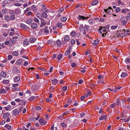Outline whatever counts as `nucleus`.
Returning <instances> with one entry per match:
<instances>
[{
	"mask_svg": "<svg viewBox=\"0 0 130 130\" xmlns=\"http://www.w3.org/2000/svg\"><path fill=\"white\" fill-rule=\"evenodd\" d=\"M20 26L21 28L23 29H29V27L23 23L21 24L20 25Z\"/></svg>",
	"mask_w": 130,
	"mask_h": 130,
	"instance_id": "1",
	"label": "nucleus"
},
{
	"mask_svg": "<svg viewBox=\"0 0 130 130\" xmlns=\"http://www.w3.org/2000/svg\"><path fill=\"white\" fill-rule=\"evenodd\" d=\"M39 122L40 123L41 125H44L46 123V122L43 119H41L39 120Z\"/></svg>",
	"mask_w": 130,
	"mask_h": 130,
	"instance_id": "2",
	"label": "nucleus"
},
{
	"mask_svg": "<svg viewBox=\"0 0 130 130\" xmlns=\"http://www.w3.org/2000/svg\"><path fill=\"white\" fill-rule=\"evenodd\" d=\"M19 111L17 109H14L13 111V113L14 116H17L19 114Z\"/></svg>",
	"mask_w": 130,
	"mask_h": 130,
	"instance_id": "3",
	"label": "nucleus"
},
{
	"mask_svg": "<svg viewBox=\"0 0 130 130\" xmlns=\"http://www.w3.org/2000/svg\"><path fill=\"white\" fill-rule=\"evenodd\" d=\"M32 28L34 29H36L38 27L37 24L36 23H32L31 25Z\"/></svg>",
	"mask_w": 130,
	"mask_h": 130,
	"instance_id": "4",
	"label": "nucleus"
},
{
	"mask_svg": "<svg viewBox=\"0 0 130 130\" xmlns=\"http://www.w3.org/2000/svg\"><path fill=\"white\" fill-rule=\"evenodd\" d=\"M52 84L53 85H55L58 83V80L56 79H54L53 80H51Z\"/></svg>",
	"mask_w": 130,
	"mask_h": 130,
	"instance_id": "5",
	"label": "nucleus"
},
{
	"mask_svg": "<svg viewBox=\"0 0 130 130\" xmlns=\"http://www.w3.org/2000/svg\"><path fill=\"white\" fill-rule=\"evenodd\" d=\"M9 113L8 112H6L4 114L3 116V119H6L8 118L9 116Z\"/></svg>",
	"mask_w": 130,
	"mask_h": 130,
	"instance_id": "6",
	"label": "nucleus"
},
{
	"mask_svg": "<svg viewBox=\"0 0 130 130\" xmlns=\"http://www.w3.org/2000/svg\"><path fill=\"white\" fill-rule=\"evenodd\" d=\"M32 19H27L26 21V23L28 24H30L32 23Z\"/></svg>",
	"mask_w": 130,
	"mask_h": 130,
	"instance_id": "7",
	"label": "nucleus"
},
{
	"mask_svg": "<svg viewBox=\"0 0 130 130\" xmlns=\"http://www.w3.org/2000/svg\"><path fill=\"white\" fill-rule=\"evenodd\" d=\"M70 40L69 37L68 35L64 36V40L66 41H68Z\"/></svg>",
	"mask_w": 130,
	"mask_h": 130,
	"instance_id": "8",
	"label": "nucleus"
},
{
	"mask_svg": "<svg viewBox=\"0 0 130 130\" xmlns=\"http://www.w3.org/2000/svg\"><path fill=\"white\" fill-rule=\"evenodd\" d=\"M21 12V10L19 8H17L15 10V13L17 14H20Z\"/></svg>",
	"mask_w": 130,
	"mask_h": 130,
	"instance_id": "9",
	"label": "nucleus"
},
{
	"mask_svg": "<svg viewBox=\"0 0 130 130\" xmlns=\"http://www.w3.org/2000/svg\"><path fill=\"white\" fill-rule=\"evenodd\" d=\"M88 18H87L86 17H85L84 16H83L81 15H79L78 18V19L79 20H84L85 19H88Z\"/></svg>",
	"mask_w": 130,
	"mask_h": 130,
	"instance_id": "10",
	"label": "nucleus"
},
{
	"mask_svg": "<svg viewBox=\"0 0 130 130\" xmlns=\"http://www.w3.org/2000/svg\"><path fill=\"white\" fill-rule=\"evenodd\" d=\"M22 59H19L16 62V64H17L19 65L22 63Z\"/></svg>",
	"mask_w": 130,
	"mask_h": 130,
	"instance_id": "11",
	"label": "nucleus"
},
{
	"mask_svg": "<svg viewBox=\"0 0 130 130\" xmlns=\"http://www.w3.org/2000/svg\"><path fill=\"white\" fill-rule=\"evenodd\" d=\"M20 79V78L19 76H17L15 78L14 81L15 82H17L19 81Z\"/></svg>",
	"mask_w": 130,
	"mask_h": 130,
	"instance_id": "12",
	"label": "nucleus"
},
{
	"mask_svg": "<svg viewBox=\"0 0 130 130\" xmlns=\"http://www.w3.org/2000/svg\"><path fill=\"white\" fill-rule=\"evenodd\" d=\"M57 44L59 47L61 46V41L59 40H57L56 42Z\"/></svg>",
	"mask_w": 130,
	"mask_h": 130,
	"instance_id": "13",
	"label": "nucleus"
},
{
	"mask_svg": "<svg viewBox=\"0 0 130 130\" xmlns=\"http://www.w3.org/2000/svg\"><path fill=\"white\" fill-rule=\"evenodd\" d=\"M5 108L7 110H11L12 109L11 106L10 105H8L7 107H5Z\"/></svg>",
	"mask_w": 130,
	"mask_h": 130,
	"instance_id": "14",
	"label": "nucleus"
},
{
	"mask_svg": "<svg viewBox=\"0 0 130 130\" xmlns=\"http://www.w3.org/2000/svg\"><path fill=\"white\" fill-rule=\"evenodd\" d=\"M84 30H87V31L90 30V28H89V26L87 25H85Z\"/></svg>",
	"mask_w": 130,
	"mask_h": 130,
	"instance_id": "15",
	"label": "nucleus"
},
{
	"mask_svg": "<svg viewBox=\"0 0 130 130\" xmlns=\"http://www.w3.org/2000/svg\"><path fill=\"white\" fill-rule=\"evenodd\" d=\"M104 118L106 119V117L105 115H104L100 117L99 118V120H103Z\"/></svg>",
	"mask_w": 130,
	"mask_h": 130,
	"instance_id": "16",
	"label": "nucleus"
},
{
	"mask_svg": "<svg viewBox=\"0 0 130 130\" xmlns=\"http://www.w3.org/2000/svg\"><path fill=\"white\" fill-rule=\"evenodd\" d=\"M61 21L63 22H65L67 20V18L66 17H63L61 18Z\"/></svg>",
	"mask_w": 130,
	"mask_h": 130,
	"instance_id": "17",
	"label": "nucleus"
},
{
	"mask_svg": "<svg viewBox=\"0 0 130 130\" xmlns=\"http://www.w3.org/2000/svg\"><path fill=\"white\" fill-rule=\"evenodd\" d=\"M6 92L5 89H0V93L5 94Z\"/></svg>",
	"mask_w": 130,
	"mask_h": 130,
	"instance_id": "18",
	"label": "nucleus"
},
{
	"mask_svg": "<svg viewBox=\"0 0 130 130\" xmlns=\"http://www.w3.org/2000/svg\"><path fill=\"white\" fill-rule=\"evenodd\" d=\"M1 76L3 77H5L6 75V73L5 72H2L1 73Z\"/></svg>",
	"mask_w": 130,
	"mask_h": 130,
	"instance_id": "19",
	"label": "nucleus"
},
{
	"mask_svg": "<svg viewBox=\"0 0 130 130\" xmlns=\"http://www.w3.org/2000/svg\"><path fill=\"white\" fill-rule=\"evenodd\" d=\"M18 70L17 68L15 67H14L12 69V71L14 73H16L17 72Z\"/></svg>",
	"mask_w": 130,
	"mask_h": 130,
	"instance_id": "20",
	"label": "nucleus"
},
{
	"mask_svg": "<svg viewBox=\"0 0 130 130\" xmlns=\"http://www.w3.org/2000/svg\"><path fill=\"white\" fill-rule=\"evenodd\" d=\"M36 15L37 17L39 19H42V16L39 13H37L36 14Z\"/></svg>",
	"mask_w": 130,
	"mask_h": 130,
	"instance_id": "21",
	"label": "nucleus"
},
{
	"mask_svg": "<svg viewBox=\"0 0 130 130\" xmlns=\"http://www.w3.org/2000/svg\"><path fill=\"white\" fill-rule=\"evenodd\" d=\"M99 41L98 39H96V40L94 41H93V43L95 44L96 46H97V45L99 43Z\"/></svg>",
	"mask_w": 130,
	"mask_h": 130,
	"instance_id": "22",
	"label": "nucleus"
},
{
	"mask_svg": "<svg viewBox=\"0 0 130 130\" xmlns=\"http://www.w3.org/2000/svg\"><path fill=\"white\" fill-rule=\"evenodd\" d=\"M5 127L8 129H10L11 128V126L8 125L7 124H6L5 126Z\"/></svg>",
	"mask_w": 130,
	"mask_h": 130,
	"instance_id": "23",
	"label": "nucleus"
},
{
	"mask_svg": "<svg viewBox=\"0 0 130 130\" xmlns=\"http://www.w3.org/2000/svg\"><path fill=\"white\" fill-rule=\"evenodd\" d=\"M42 16L44 18H46L47 17V15L45 12H43L42 14Z\"/></svg>",
	"mask_w": 130,
	"mask_h": 130,
	"instance_id": "24",
	"label": "nucleus"
},
{
	"mask_svg": "<svg viewBox=\"0 0 130 130\" xmlns=\"http://www.w3.org/2000/svg\"><path fill=\"white\" fill-rule=\"evenodd\" d=\"M12 55L13 56H17L18 55V53L16 51H14L12 52Z\"/></svg>",
	"mask_w": 130,
	"mask_h": 130,
	"instance_id": "25",
	"label": "nucleus"
},
{
	"mask_svg": "<svg viewBox=\"0 0 130 130\" xmlns=\"http://www.w3.org/2000/svg\"><path fill=\"white\" fill-rule=\"evenodd\" d=\"M3 2L5 4H6L8 3H10V0H5Z\"/></svg>",
	"mask_w": 130,
	"mask_h": 130,
	"instance_id": "26",
	"label": "nucleus"
},
{
	"mask_svg": "<svg viewBox=\"0 0 130 130\" xmlns=\"http://www.w3.org/2000/svg\"><path fill=\"white\" fill-rule=\"evenodd\" d=\"M128 11V10L127 9H123L121 12L124 13H126V12Z\"/></svg>",
	"mask_w": 130,
	"mask_h": 130,
	"instance_id": "27",
	"label": "nucleus"
},
{
	"mask_svg": "<svg viewBox=\"0 0 130 130\" xmlns=\"http://www.w3.org/2000/svg\"><path fill=\"white\" fill-rule=\"evenodd\" d=\"M31 7L32 9L34 11H37V9L35 6L34 5H33L31 6Z\"/></svg>",
	"mask_w": 130,
	"mask_h": 130,
	"instance_id": "28",
	"label": "nucleus"
},
{
	"mask_svg": "<svg viewBox=\"0 0 130 130\" xmlns=\"http://www.w3.org/2000/svg\"><path fill=\"white\" fill-rule=\"evenodd\" d=\"M127 75V73L125 72L122 73L121 75V77H124L125 76Z\"/></svg>",
	"mask_w": 130,
	"mask_h": 130,
	"instance_id": "29",
	"label": "nucleus"
},
{
	"mask_svg": "<svg viewBox=\"0 0 130 130\" xmlns=\"http://www.w3.org/2000/svg\"><path fill=\"white\" fill-rule=\"evenodd\" d=\"M98 1L96 0L94 1H93V2L92 3L91 5H96L98 3Z\"/></svg>",
	"mask_w": 130,
	"mask_h": 130,
	"instance_id": "30",
	"label": "nucleus"
},
{
	"mask_svg": "<svg viewBox=\"0 0 130 130\" xmlns=\"http://www.w3.org/2000/svg\"><path fill=\"white\" fill-rule=\"evenodd\" d=\"M5 20L7 21H8L10 19L8 15H6L4 18Z\"/></svg>",
	"mask_w": 130,
	"mask_h": 130,
	"instance_id": "31",
	"label": "nucleus"
},
{
	"mask_svg": "<svg viewBox=\"0 0 130 130\" xmlns=\"http://www.w3.org/2000/svg\"><path fill=\"white\" fill-rule=\"evenodd\" d=\"M29 41L30 43H33L35 42V40L34 39L31 38L29 39Z\"/></svg>",
	"mask_w": 130,
	"mask_h": 130,
	"instance_id": "32",
	"label": "nucleus"
},
{
	"mask_svg": "<svg viewBox=\"0 0 130 130\" xmlns=\"http://www.w3.org/2000/svg\"><path fill=\"white\" fill-rule=\"evenodd\" d=\"M9 83V81L8 80H4L3 81V83L4 84H8Z\"/></svg>",
	"mask_w": 130,
	"mask_h": 130,
	"instance_id": "33",
	"label": "nucleus"
},
{
	"mask_svg": "<svg viewBox=\"0 0 130 130\" xmlns=\"http://www.w3.org/2000/svg\"><path fill=\"white\" fill-rule=\"evenodd\" d=\"M70 53V49H69L64 54L67 55H69Z\"/></svg>",
	"mask_w": 130,
	"mask_h": 130,
	"instance_id": "34",
	"label": "nucleus"
},
{
	"mask_svg": "<svg viewBox=\"0 0 130 130\" xmlns=\"http://www.w3.org/2000/svg\"><path fill=\"white\" fill-rule=\"evenodd\" d=\"M28 43V40L25 39L23 41V43L25 45H27Z\"/></svg>",
	"mask_w": 130,
	"mask_h": 130,
	"instance_id": "35",
	"label": "nucleus"
},
{
	"mask_svg": "<svg viewBox=\"0 0 130 130\" xmlns=\"http://www.w3.org/2000/svg\"><path fill=\"white\" fill-rule=\"evenodd\" d=\"M21 101V102L19 105H25L26 102L23 100H22Z\"/></svg>",
	"mask_w": 130,
	"mask_h": 130,
	"instance_id": "36",
	"label": "nucleus"
},
{
	"mask_svg": "<svg viewBox=\"0 0 130 130\" xmlns=\"http://www.w3.org/2000/svg\"><path fill=\"white\" fill-rule=\"evenodd\" d=\"M62 57V54H60L57 57V59L59 60H60Z\"/></svg>",
	"mask_w": 130,
	"mask_h": 130,
	"instance_id": "37",
	"label": "nucleus"
},
{
	"mask_svg": "<svg viewBox=\"0 0 130 130\" xmlns=\"http://www.w3.org/2000/svg\"><path fill=\"white\" fill-rule=\"evenodd\" d=\"M84 28V27L83 26V25H81L79 28V29L80 31H82L83 30Z\"/></svg>",
	"mask_w": 130,
	"mask_h": 130,
	"instance_id": "38",
	"label": "nucleus"
},
{
	"mask_svg": "<svg viewBox=\"0 0 130 130\" xmlns=\"http://www.w3.org/2000/svg\"><path fill=\"white\" fill-rule=\"evenodd\" d=\"M36 98L34 96H32L29 98V101H32L34 100Z\"/></svg>",
	"mask_w": 130,
	"mask_h": 130,
	"instance_id": "39",
	"label": "nucleus"
},
{
	"mask_svg": "<svg viewBox=\"0 0 130 130\" xmlns=\"http://www.w3.org/2000/svg\"><path fill=\"white\" fill-rule=\"evenodd\" d=\"M118 27V26H112L111 27L112 29H116Z\"/></svg>",
	"mask_w": 130,
	"mask_h": 130,
	"instance_id": "40",
	"label": "nucleus"
},
{
	"mask_svg": "<svg viewBox=\"0 0 130 130\" xmlns=\"http://www.w3.org/2000/svg\"><path fill=\"white\" fill-rule=\"evenodd\" d=\"M116 106V104L115 103H114L113 104H112L111 105H110L109 107H110L111 108H114Z\"/></svg>",
	"mask_w": 130,
	"mask_h": 130,
	"instance_id": "41",
	"label": "nucleus"
},
{
	"mask_svg": "<svg viewBox=\"0 0 130 130\" xmlns=\"http://www.w3.org/2000/svg\"><path fill=\"white\" fill-rule=\"evenodd\" d=\"M76 34V33L75 32H71V35L73 37L75 36Z\"/></svg>",
	"mask_w": 130,
	"mask_h": 130,
	"instance_id": "42",
	"label": "nucleus"
},
{
	"mask_svg": "<svg viewBox=\"0 0 130 130\" xmlns=\"http://www.w3.org/2000/svg\"><path fill=\"white\" fill-rule=\"evenodd\" d=\"M12 56L11 55H9L8 56L7 60L8 59L9 60H10L12 58Z\"/></svg>",
	"mask_w": 130,
	"mask_h": 130,
	"instance_id": "43",
	"label": "nucleus"
},
{
	"mask_svg": "<svg viewBox=\"0 0 130 130\" xmlns=\"http://www.w3.org/2000/svg\"><path fill=\"white\" fill-rule=\"evenodd\" d=\"M120 101L118 99L117 100V101L116 102V104H116L118 105L119 106H121V105L119 104Z\"/></svg>",
	"mask_w": 130,
	"mask_h": 130,
	"instance_id": "44",
	"label": "nucleus"
},
{
	"mask_svg": "<svg viewBox=\"0 0 130 130\" xmlns=\"http://www.w3.org/2000/svg\"><path fill=\"white\" fill-rule=\"evenodd\" d=\"M15 18V15H11L10 18V19L11 20H13Z\"/></svg>",
	"mask_w": 130,
	"mask_h": 130,
	"instance_id": "45",
	"label": "nucleus"
},
{
	"mask_svg": "<svg viewBox=\"0 0 130 130\" xmlns=\"http://www.w3.org/2000/svg\"><path fill=\"white\" fill-rule=\"evenodd\" d=\"M100 27H102V28L101 29V30L103 32H106V31L105 30V27H102V26Z\"/></svg>",
	"mask_w": 130,
	"mask_h": 130,
	"instance_id": "46",
	"label": "nucleus"
},
{
	"mask_svg": "<svg viewBox=\"0 0 130 130\" xmlns=\"http://www.w3.org/2000/svg\"><path fill=\"white\" fill-rule=\"evenodd\" d=\"M34 20L35 22L37 23H39V20L36 17H35L34 18Z\"/></svg>",
	"mask_w": 130,
	"mask_h": 130,
	"instance_id": "47",
	"label": "nucleus"
},
{
	"mask_svg": "<svg viewBox=\"0 0 130 130\" xmlns=\"http://www.w3.org/2000/svg\"><path fill=\"white\" fill-rule=\"evenodd\" d=\"M58 28H60L62 26V23H58L57 24Z\"/></svg>",
	"mask_w": 130,
	"mask_h": 130,
	"instance_id": "48",
	"label": "nucleus"
},
{
	"mask_svg": "<svg viewBox=\"0 0 130 130\" xmlns=\"http://www.w3.org/2000/svg\"><path fill=\"white\" fill-rule=\"evenodd\" d=\"M46 24V23L45 22H42L41 23L40 27H42L43 26L45 25Z\"/></svg>",
	"mask_w": 130,
	"mask_h": 130,
	"instance_id": "49",
	"label": "nucleus"
},
{
	"mask_svg": "<svg viewBox=\"0 0 130 130\" xmlns=\"http://www.w3.org/2000/svg\"><path fill=\"white\" fill-rule=\"evenodd\" d=\"M127 23V21L125 20L123 21L122 22V23L123 25H125Z\"/></svg>",
	"mask_w": 130,
	"mask_h": 130,
	"instance_id": "50",
	"label": "nucleus"
},
{
	"mask_svg": "<svg viewBox=\"0 0 130 130\" xmlns=\"http://www.w3.org/2000/svg\"><path fill=\"white\" fill-rule=\"evenodd\" d=\"M120 9L119 7L117 8L115 10L116 12L118 13L120 11Z\"/></svg>",
	"mask_w": 130,
	"mask_h": 130,
	"instance_id": "51",
	"label": "nucleus"
},
{
	"mask_svg": "<svg viewBox=\"0 0 130 130\" xmlns=\"http://www.w3.org/2000/svg\"><path fill=\"white\" fill-rule=\"evenodd\" d=\"M75 41L74 39H72L71 41V45H73L75 43Z\"/></svg>",
	"mask_w": 130,
	"mask_h": 130,
	"instance_id": "52",
	"label": "nucleus"
},
{
	"mask_svg": "<svg viewBox=\"0 0 130 130\" xmlns=\"http://www.w3.org/2000/svg\"><path fill=\"white\" fill-rule=\"evenodd\" d=\"M17 42V40H14L12 41V42H11L12 44H14Z\"/></svg>",
	"mask_w": 130,
	"mask_h": 130,
	"instance_id": "53",
	"label": "nucleus"
},
{
	"mask_svg": "<svg viewBox=\"0 0 130 130\" xmlns=\"http://www.w3.org/2000/svg\"><path fill=\"white\" fill-rule=\"evenodd\" d=\"M30 8L29 7L27 8L24 11V12L26 13L28 11L30 10Z\"/></svg>",
	"mask_w": 130,
	"mask_h": 130,
	"instance_id": "54",
	"label": "nucleus"
},
{
	"mask_svg": "<svg viewBox=\"0 0 130 130\" xmlns=\"http://www.w3.org/2000/svg\"><path fill=\"white\" fill-rule=\"evenodd\" d=\"M67 87L66 86H64L63 87V90L64 91H66L67 89Z\"/></svg>",
	"mask_w": 130,
	"mask_h": 130,
	"instance_id": "55",
	"label": "nucleus"
},
{
	"mask_svg": "<svg viewBox=\"0 0 130 130\" xmlns=\"http://www.w3.org/2000/svg\"><path fill=\"white\" fill-rule=\"evenodd\" d=\"M23 107L22 106L21 107H19V113H20L22 110V109H23Z\"/></svg>",
	"mask_w": 130,
	"mask_h": 130,
	"instance_id": "56",
	"label": "nucleus"
},
{
	"mask_svg": "<svg viewBox=\"0 0 130 130\" xmlns=\"http://www.w3.org/2000/svg\"><path fill=\"white\" fill-rule=\"evenodd\" d=\"M53 41H52L51 40H48L47 41V43L49 45L51 44L52 43H53Z\"/></svg>",
	"mask_w": 130,
	"mask_h": 130,
	"instance_id": "57",
	"label": "nucleus"
},
{
	"mask_svg": "<svg viewBox=\"0 0 130 130\" xmlns=\"http://www.w3.org/2000/svg\"><path fill=\"white\" fill-rule=\"evenodd\" d=\"M22 4L20 3H16L14 4V5L17 6H20Z\"/></svg>",
	"mask_w": 130,
	"mask_h": 130,
	"instance_id": "58",
	"label": "nucleus"
},
{
	"mask_svg": "<svg viewBox=\"0 0 130 130\" xmlns=\"http://www.w3.org/2000/svg\"><path fill=\"white\" fill-rule=\"evenodd\" d=\"M7 10L5 9H3L2 12L3 13H5L7 12Z\"/></svg>",
	"mask_w": 130,
	"mask_h": 130,
	"instance_id": "59",
	"label": "nucleus"
},
{
	"mask_svg": "<svg viewBox=\"0 0 130 130\" xmlns=\"http://www.w3.org/2000/svg\"><path fill=\"white\" fill-rule=\"evenodd\" d=\"M83 80L82 79H80L79 80L78 82V83L79 84H81L83 82Z\"/></svg>",
	"mask_w": 130,
	"mask_h": 130,
	"instance_id": "60",
	"label": "nucleus"
},
{
	"mask_svg": "<svg viewBox=\"0 0 130 130\" xmlns=\"http://www.w3.org/2000/svg\"><path fill=\"white\" fill-rule=\"evenodd\" d=\"M28 63L27 61H25L24 62L23 65L25 66H27L28 65Z\"/></svg>",
	"mask_w": 130,
	"mask_h": 130,
	"instance_id": "61",
	"label": "nucleus"
},
{
	"mask_svg": "<svg viewBox=\"0 0 130 130\" xmlns=\"http://www.w3.org/2000/svg\"><path fill=\"white\" fill-rule=\"evenodd\" d=\"M9 13L12 15L14 14V11L13 10H10L9 11Z\"/></svg>",
	"mask_w": 130,
	"mask_h": 130,
	"instance_id": "62",
	"label": "nucleus"
},
{
	"mask_svg": "<svg viewBox=\"0 0 130 130\" xmlns=\"http://www.w3.org/2000/svg\"><path fill=\"white\" fill-rule=\"evenodd\" d=\"M104 21V19L103 18H100V22H103Z\"/></svg>",
	"mask_w": 130,
	"mask_h": 130,
	"instance_id": "63",
	"label": "nucleus"
},
{
	"mask_svg": "<svg viewBox=\"0 0 130 130\" xmlns=\"http://www.w3.org/2000/svg\"><path fill=\"white\" fill-rule=\"evenodd\" d=\"M126 59V61L127 62L130 63V58H127Z\"/></svg>",
	"mask_w": 130,
	"mask_h": 130,
	"instance_id": "64",
	"label": "nucleus"
}]
</instances>
